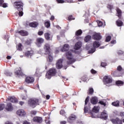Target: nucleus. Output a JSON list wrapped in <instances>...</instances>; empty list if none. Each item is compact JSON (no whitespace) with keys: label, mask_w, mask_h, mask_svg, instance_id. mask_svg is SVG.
<instances>
[{"label":"nucleus","mask_w":124,"mask_h":124,"mask_svg":"<svg viewBox=\"0 0 124 124\" xmlns=\"http://www.w3.org/2000/svg\"><path fill=\"white\" fill-rule=\"evenodd\" d=\"M93 111L95 113H97L98 112V109H97V108L94 107L93 108Z\"/></svg>","instance_id":"51"},{"label":"nucleus","mask_w":124,"mask_h":124,"mask_svg":"<svg viewBox=\"0 0 124 124\" xmlns=\"http://www.w3.org/2000/svg\"><path fill=\"white\" fill-rule=\"evenodd\" d=\"M90 97L88 96L86 97L85 101V106H87V104H88V102H89Z\"/></svg>","instance_id":"48"},{"label":"nucleus","mask_w":124,"mask_h":124,"mask_svg":"<svg viewBox=\"0 0 124 124\" xmlns=\"http://www.w3.org/2000/svg\"><path fill=\"white\" fill-rule=\"evenodd\" d=\"M116 25L118 27H122L124 25V22L120 20V19H118L116 21Z\"/></svg>","instance_id":"28"},{"label":"nucleus","mask_w":124,"mask_h":124,"mask_svg":"<svg viewBox=\"0 0 124 124\" xmlns=\"http://www.w3.org/2000/svg\"><path fill=\"white\" fill-rule=\"evenodd\" d=\"M77 118V117H76V115L74 114H71L67 118V122L68 123H72V122H73V121H75Z\"/></svg>","instance_id":"11"},{"label":"nucleus","mask_w":124,"mask_h":124,"mask_svg":"<svg viewBox=\"0 0 124 124\" xmlns=\"http://www.w3.org/2000/svg\"><path fill=\"white\" fill-rule=\"evenodd\" d=\"M62 62H63V60L62 59H59L58 60L56 64V67L57 69L62 68Z\"/></svg>","instance_id":"9"},{"label":"nucleus","mask_w":124,"mask_h":124,"mask_svg":"<svg viewBox=\"0 0 124 124\" xmlns=\"http://www.w3.org/2000/svg\"><path fill=\"white\" fill-rule=\"evenodd\" d=\"M57 69L55 68H51L46 72V77L47 79H51L52 77L57 75Z\"/></svg>","instance_id":"1"},{"label":"nucleus","mask_w":124,"mask_h":124,"mask_svg":"<svg viewBox=\"0 0 124 124\" xmlns=\"http://www.w3.org/2000/svg\"><path fill=\"white\" fill-rule=\"evenodd\" d=\"M39 24L38 22L34 21L33 22H31L29 23V26H30L31 28H37Z\"/></svg>","instance_id":"22"},{"label":"nucleus","mask_w":124,"mask_h":124,"mask_svg":"<svg viewBox=\"0 0 124 124\" xmlns=\"http://www.w3.org/2000/svg\"><path fill=\"white\" fill-rule=\"evenodd\" d=\"M111 40V37L110 36H108L106 38V42H109Z\"/></svg>","instance_id":"49"},{"label":"nucleus","mask_w":124,"mask_h":124,"mask_svg":"<svg viewBox=\"0 0 124 124\" xmlns=\"http://www.w3.org/2000/svg\"><path fill=\"white\" fill-rule=\"evenodd\" d=\"M44 49L45 50H49V49H51L50 48V45H49L48 44H46L44 46Z\"/></svg>","instance_id":"37"},{"label":"nucleus","mask_w":124,"mask_h":124,"mask_svg":"<svg viewBox=\"0 0 124 124\" xmlns=\"http://www.w3.org/2000/svg\"><path fill=\"white\" fill-rule=\"evenodd\" d=\"M112 105L115 107H120V101H116L112 103Z\"/></svg>","instance_id":"29"},{"label":"nucleus","mask_w":124,"mask_h":124,"mask_svg":"<svg viewBox=\"0 0 124 124\" xmlns=\"http://www.w3.org/2000/svg\"><path fill=\"white\" fill-rule=\"evenodd\" d=\"M14 6L17 10H22L24 3L21 0L16 1L14 3Z\"/></svg>","instance_id":"4"},{"label":"nucleus","mask_w":124,"mask_h":124,"mask_svg":"<svg viewBox=\"0 0 124 124\" xmlns=\"http://www.w3.org/2000/svg\"><path fill=\"white\" fill-rule=\"evenodd\" d=\"M44 37L46 40H52L53 39V36L51 35V33L48 32L45 33Z\"/></svg>","instance_id":"13"},{"label":"nucleus","mask_w":124,"mask_h":124,"mask_svg":"<svg viewBox=\"0 0 124 124\" xmlns=\"http://www.w3.org/2000/svg\"><path fill=\"white\" fill-rule=\"evenodd\" d=\"M7 100L8 101H11V102H12L13 103H16V102H17V99L12 96H9L8 99H6V101H7Z\"/></svg>","instance_id":"21"},{"label":"nucleus","mask_w":124,"mask_h":124,"mask_svg":"<svg viewBox=\"0 0 124 124\" xmlns=\"http://www.w3.org/2000/svg\"><path fill=\"white\" fill-rule=\"evenodd\" d=\"M123 74L124 73L116 70L114 72L113 76L114 77H121V76H123Z\"/></svg>","instance_id":"20"},{"label":"nucleus","mask_w":124,"mask_h":124,"mask_svg":"<svg viewBox=\"0 0 124 124\" xmlns=\"http://www.w3.org/2000/svg\"><path fill=\"white\" fill-rule=\"evenodd\" d=\"M97 23L98 24V27H101L103 25V23H102V22L99 20L97 21Z\"/></svg>","instance_id":"50"},{"label":"nucleus","mask_w":124,"mask_h":124,"mask_svg":"<svg viewBox=\"0 0 124 124\" xmlns=\"http://www.w3.org/2000/svg\"><path fill=\"white\" fill-rule=\"evenodd\" d=\"M110 122L113 124H122L123 120L120 119L118 117L116 118H112L110 119Z\"/></svg>","instance_id":"8"},{"label":"nucleus","mask_w":124,"mask_h":124,"mask_svg":"<svg viewBox=\"0 0 124 124\" xmlns=\"http://www.w3.org/2000/svg\"><path fill=\"white\" fill-rule=\"evenodd\" d=\"M108 8L110 9V10H112V9H113V6L111 5H108Z\"/></svg>","instance_id":"58"},{"label":"nucleus","mask_w":124,"mask_h":124,"mask_svg":"<svg viewBox=\"0 0 124 124\" xmlns=\"http://www.w3.org/2000/svg\"><path fill=\"white\" fill-rule=\"evenodd\" d=\"M116 43V40H113L112 41H111V44H115Z\"/></svg>","instance_id":"64"},{"label":"nucleus","mask_w":124,"mask_h":124,"mask_svg":"<svg viewBox=\"0 0 124 124\" xmlns=\"http://www.w3.org/2000/svg\"><path fill=\"white\" fill-rule=\"evenodd\" d=\"M28 104L32 108H35L37 105H39V100L36 98L30 99L28 101Z\"/></svg>","instance_id":"2"},{"label":"nucleus","mask_w":124,"mask_h":124,"mask_svg":"<svg viewBox=\"0 0 124 124\" xmlns=\"http://www.w3.org/2000/svg\"><path fill=\"white\" fill-rule=\"evenodd\" d=\"M66 57L67 60H68L69 61L67 62V64H71L73 62H75V59L73 58V56L72 53L70 51H68L66 53Z\"/></svg>","instance_id":"3"},{"label":"nucleus","mask_w":124,"mask_h":124,"mask_svg":"<svg viewBox=\"0 0 124 124\" xmlns=\"http://www.w3.org/2000/svg\"><path fill=\"white\" fill-rule=\"evenodd\" d=\"M69 50V45L68 44H65L63 46V47L61 48V52H66Z\"/></svg>","instance_id":"19"},{"label":"nucleus","mask_w":124,"mask_h":124,"mask_svg":"<svg viewBox=\"0 0 124 124\" xmlns=\"http://www.w3.org/2000/svg\"><path fill=\"white\" fill-rule=\"evenodd\" d=\"M95 50H96L95 48L93 47V48H91V50H90L88 51V53H89V54H93V53H94Z\"/></svg>","instance_id":"39"},{"label":"nucleus","mask_w":124,"mask_h":124,"mask_svg":"<svg viewBox=\"0 0 124 124\" xmlns=\"http://www.w3.org/2000/svg\"><path fill=\"white\" fill-rule=\"evenodd\" d=\"M36 113H37V112H36V111H35V110H31V115H33L34 116L36 115Z\"/></svg>","instance_id":"54"},{"label":"nucleus","mask_w":124,"mask_h":124,"mask_svg":"<svg viewBox=\"0 0 124 124\" xmlns=\"http://www.w3.org/2000/svg\"><path fill=\"white\" fill-rule=\"evenodd\" d=\"M82 46V44H81V42H77L74 46V49L75 50H79V48H81Z\"/></svg>","instance_id":"25"},{"label":"nucleus","mask_w":124,"mask_h":124,"mask_svg":"<svg viewBox=\"0 0 124 124\" xmlns=\"http://www.w3.org/2000/svg\"><path fill=\"white\" fill-rule=\"evenodd\" d=\"M120 116L121 117H124V112H120Z\"/></svg>","instance_id":"61"},{"label":"nucleus","mask_w":124,"mask_h":124,"mask_svg":"<svg viewBox=\"0 0 124 124\" xmlns=\"http://www.w3.org/2000/svg\"><path fill=\"white\" fill-rule=\"evenodd\" d=\"M5 107V105H4V104H0V111H2V110L4 109Z\"/></svg>","instance_id":"43"},{"label":"nucleus","mask_w":124,"mask_h":124,"mask_svg":"<svg viewBox=\"0 0 124 124\" xmlns=\"http://www.w3.org/2000/svg\"><path fill=\"white\" fill-rule=\"evenodd\" d=\"M18 11H19L18 16H19V17H22V16L24 15V13L23 12V9L22 10H18Z\"/></svg>","instance_id":"44"},{"label":"nucleus","mask_w":124,"mask_h":124,"mask_svg":"<svg viewBox=\"0 0 124 124\" xmlns=\"http://www.w3.org/2000/svg\"><path fill=\"white\" fill-rule=\"evenodd\" d=\"M100 45V43L98 41H95L93 42V46L95 48H98Z\"/></svg>","instance_id":"23"},{"label":"nucleus","mask_w":124,"mask_h":124,"mask_svg":"<svg viewBox=\"0 0 124 124\" xmlns=\"http://www.w3.org/2000/svg\"><path fill=\"white\" fill-rule=\"evenodd\" d=\"M32 121L36 124H40L43 122V119L41 117L35 116L33 118Z\"/></svg>","instance_id":"6"},{"label":"nucleus","mask_w":124,"mask_h":124,"mask_svg":"<svg viewBox=\"0 0 124 124\" xmlns=\"http://www.w3.org/2000/svg\"><path fill=\"white\" fill-rule=\"evenodd\" d=\"M25 56L26 57H30V56H32V51H27L25 52Z\"/></svg>","instance_id":"31"},{"label":"nucleus","mask_w":124,"mask_h":124,"mask_svg":"<svg viewBox=\"0 0 124 124\" xmlns=\"http://www.w3.org/2000/svg\"><path fill=\"white\" fill-rule=\"evenodd\" d=\"M116 16L119 18V19H122V10L119 8H116Z\"/></svg>","instance_id":"18"},{"label":"nucleus","mask_w":124,"mask_h":124,"mask_svg":"<svg viewBox=\"0 0 124 124\" xmlns=\"http://www.w3.org/2000/svg\"><path fill=\"white\" fill-rule=\"evenodd\" d=\"M92 38L94 40L99 41V40H101L102 38V36H101L100 33H95L93 35Z\"/></svg>","instance_id":"7"},{"label":"nucleus","mask_w":124,"mask_h":124,"mask_svg":"<svg viewBox=\"0 0 124 124\" xmlns=\"http://www.w3.org/2000/svg\"><path fill=\"white\" fill-rule=\"evenodd\" d=\"M48 61L50 62H53V56H52V54H49L48 55Z\"/></svg>","instance_id":"40"},{"label":"nucleus","mask_w":124,"mask_h":124,"mask_svg":"<svg viewBox=\"0 0 124 124\" xmlns=\"http://www.w3.org/2000/svg\"><path fill=\"white\" fill-rule=\"evenodd\" d=\"M107 65V63H106V62H102L101 63V66H102V67H105V66H106Z\"/></svg>","instance_id":"55"},{"label":"nucleus","mask_w":124,"mask_h":124,"mask_svg":"<svg viewBox=\"0 0 124 124\" xmlns=\"http://www.w3.org/2000/svg\"><path fill=\"white\" fill-rule=\"evenodd\" d=\"M5 124H13V123L9 121H7L5 123Z\"/></svg>","instance_id":"62"},{"label":"nucleus","mask_w":124,"mask_h":124,"mask_svg":"<svg viewBox=\"0 0 124 124\" xmlns=\"http://www.w3.org/2000/svg\"><path fill=\"white\" fill-rule=\"evenodd\" d=\"M45 55H52V52H51V49H45Z\"/></svg>","instance_id":"36"},{"label":"nucleus","mask_w":124,"mask_h":124,"mask_svg":"<svg viewBox=\"0 0 124 124\" xmlns=\"http://www.w3.org/2000/svg\"><path fill=\"white\" fill-rule=\"evenodd\" d=\"M50 26L51 24L50 21H46L45 22V26L46 28H47V29H48V28H50Z\"/></svg>","instance_id":"35"},{"label":"nucleus","mask_w":124,"mask_h":124,"mask_svg":"<svg viewBox=\"0 0 124 124\" xmlns=\"http://www.w3.org/2000/svg\"><path fill=\"white\" fill-rule=\"evenodd\" d=\"M15 75H16L17 76H25L23 72H22V69L21 67H19V69H16L15 72Z\"/></svg>","instance_id":"12"},{"label":"nucleus","mask_w":124,"mask_h":124,"mask_svg":"<svg viewBox=\"0 0 124 124\" xmlns=\"http://www.w3.org/2000/svg\"><path fill=\"white\" fill-rule=\"evenodd\" d=\"M57 3H63L64 2V0H56Z\"/></svg>","instance_id":"53"},{"label":"nucleus","mask_w":124,"mask_h":124,"mask_svg":"<svg viewBox=\"0 0 124 124\" xmlns=\"http://www.w3.org/2000/svg\"><path fill=\"white\" fill-rule=\"evenodd\" d=\"M6 110L7 111H12L13 110V107H12V104L11 103H8L6 107Z\"/></svg>","instance_id":"24"},{"label":"nucleus","mask_w":124,"mask_h":124,"mask_svg":"<svg viewBox=\"0 0 124 124\" xmlns=\"http://www.w3.org/2000/svg\"><path fill=\"white\" fill-rule=\"evenodd\" d=\"M115 83L117 86H123L124 85V82L122 80L116 81Z\"/></svg>","instance_id":"34"},{"label":"nucleus","mask_w":124,"mask_h":124,"mask_svg":"<svg viewBox=\"0 0 124 124\" xmlns=\"http://www.w3.org/2000/svg\"><path fill=\"white\" fill-rule=\"evenodd\" d=\"M23 124H31V122H28V121H24L23 122Z\"/></svg>","instance_id":"57"},{"label":"nucleus","mask_w":124,"mask_h":124,"mask_svg":"<svg viewBox=\"0 0 124 124\" xmlns=\"http://www.w3.org/2000/svg\"><path fill=\"white\" fill-rule=\"evenodd\" d=\"M16 114L20 117H24L26 116V113L23 109H19L16 111Z\"/></svg>","instance_id":"16"},{"label":"nucleus","mask_w":124,"mask_h":124,"mask_svg":"<svg viewBox=\"0 0 124 124\" xmlns=\"http://www.w3.org/2000/svg\"><path fill=\"white\" fill-rule=\"evenodd\" d=\"M91 103L93 105H95V104H97L98 103V98L96 96L93 97L91 99Z\"/></svg>","instance_id":"17"},{"label":"nucleus","mask_w":124,"mask_h":124,"mask_svg":"<svg viewBox=\"0 0 124 124\" xmlns=\"http://www.w3.org/2000/svg\"><path fill=\"white\" fill-rule=\"evenodd\" d=\"M22 44L19 43L18 45L17 46V50H18L19 51H22L23 49H22Z\"/></svg>","instance_id":"38"},{"label":"nucleus","mask_w":124,"mask_h":124,"mask_svg":"<svg viewBox=\"0 0 124 124\" xmlns=\"http://www.w3.org/2000/svg\"><path fill=\"white\" fill-rule=\"evenodd\" d=\"M94 92V91L93 90V88H90L89 89V91L88 92V94H90V95H92V94H93Z\"/></svg>","instance_id":"32"},{"label":"nucleus","mask_w":124,"mask_h":124,"mask_svg":"<svg viewBox=\"0 0 124 124\" xmlns=\"http://www.w3.org/2000/svg\"><path fill=\"white\" fill-rule=\"evenodd\" d=\"M82 33H83V31H82V30L81 29H79L76 31V32L75 33V35H76V36H79L81 35V34H82Z\"/></svg>","instance_id":"30"},{"label":"nucleus","mask_w":124,"mask_h":124,"mask_svg":"<svg viewBox=\"0 0 124 124\" xmlns=\"http://www.w3.org/2000/svg\"><path fill=\"white\" fill-rule=\"evenodd\" d=\"M16 33H19L20 35H22V36H27L29 35V33L27 31H25L24 30H21L20 31H16Z\"/></svg>","instance_id":"14"},{"label":"nucleus","mask_w":124,"mask_h":124,"mask_svg":"<svg viewBox=\"0 0 124 124\" xmlns=\"http://www.w3.org/2000/svg\"><path fill=\"white\" fill-rule=\"evenodd\" d=\"M122 70H123V67H122V66L119 65L117 67L116 71L122 72Z\"/></svg>","instance_id":"47"},{"label":"nucleus","mask_w":124,"mask_h":124,"mask_svg":"<svg viewBox=\"0 0 124 124\" xmlns=\"http://www.w3.org/2000/svg\"><path fill=\"white\" fill-rule=\"evenodd\" d=\"M88 111H89V108H88L87 106H85L84 105V113H88Z\"/></svg>","instance_id":"46"},{"label":"nucleus","mask_w":124,"mask_h":124,"mask_svg":"<svg viewBox=\"0 0 124 124\" xmlns=\"http://www.w3.org/2000/svg\"><path fill=\"white\" fill-rule=\"evenodd\" d=\"M25 81L26 83H27V84H31L34 82V78L32 77H27L26 78Z\"/></svg>","instance_id":"15"},{"label":"nucleus","mask_w":124,"mask_h":124,"mask_svg":"<svg viewBox=\"0 0 124 124\" xmlns=\"http://www.w3.org/2000/svg\"><path fill=\"white\" fill-rule=\"evenodd\" d=\"M54 19L55 16H52L50 18V20H51V21H54Z\"/></svg>","instance_id":"60"},{"label":"nucleus","mask_w":124,"mask_h":124,"mask_svg":"<svg viewBox=\"0 0 124 124\" xmlns=\"http://www.w3.org/2000/svg\"><path fill=\"white\" fill-rule=\"evenodd\" d=\"M64 114H65V111H64V110H61L60 111V114L61 115H62V116H63V115H64Z\"/></svg>","instance_id":"56"},{"label":"nucleus","mask_w":124,"mask_h":124,"mask_svg":"<svg viewBox=\"0 0 124 124\" xmlns=\"http://www.w3.org/2000/svg\"><path fill=\"white\" fill-rule=\"evenodd\" d=\"M43 33H44V32H43V31H39L38 32V35H39V36H41V35H43Z\"/></svg>","instance_id":"52"},{"label":"nucleus","mask_w":124,"mask_h":124,"mask_svg":"<svg viewBox=\"0 0 124 124\" xmlns=\"http://www.w3.org/2000/svg\"><path fill=\"white\" fill-rule=\"evenodd\" d=\"M60 124H66V121H61Z\"/></svg>","instance_id":"63"},{"label":"nucleus","mask_w":124,"mask_h":124,"mask_svg":"<svg viewBox=\"0 0 124 124\" xmlns=\"http://www.w3.org/2000/svg\"><path fill=\"white\" fill-rule=\"evenodd\" d=\"M103 81L106 84H111V83H112V78L107 76H105L104 77Z\"/></svg>","instance_id":"10"},{"label":"nucleus","mask_w":124,"mask_h":124,"mask_svg":"<svg viewBox=\"0 0 124 124\" xmlns=\"http://www.w3.org/2000/svg\"><path fill=\"white\" fill-rule=\"evenodd\" d=\"M0 6L6 8L7 7V3H4V0H0Z\"/></svg>","instance_id":"26"},{"label":"nucleus","mask_w":124,"mask_h":124,"mask_svg":"<svg viewBox=\"0 0 124 124\" xmlns=\"http://www.w3.org/2000/svg\"><path fill=\"white\" fill-rule=\"evenodd\" d=\"M101 117L103 119H104V120H107V118H108V116H107V114L105 112H102L101 113Z\"/></svg>","instance_id":"33"},{"label":"nucleus","mask_w":124,"mask_h":124,"mask_svg":"<svg viewBox=\"0 0 124 124\" xmlns=\"http://www.w3.org/2000/svg\"><path fill=\"white\" fill-rule=\"evenodd\" d=\"M4 74L6 76H10L11 77L12 76V73L10 72L9 71H5L4 73Z\"/></svg>","instance_id":"41"},{"label":"nucleus","mask_w":124,"mask_h":124,"mask_svg":"<svg viewBox=\"0 0 124 124\" xmlns=\"http://www.w3.org/2000/svg\"><path fill=\"white\" fill-rule=\"evenodd\" d=\"M91 71L92 74H96V71L93 70V69H92Z\"/></svg>","instance_id":"59"},{"label":"nucleus","mask_w":124,"mask_h":124,"mask_svg":"<svg viewBox=\"0 0 124 124\" xmlns=\"http://www.w3.org/2000/svg\"><path fill=\"white\" fill-rule=\"evenodd\" d=\"M91 40H92V36L90 35L86 36L84 38L85 42H89Z\"/></svg>","instance_id":"27"},{"label":"nucleus","mask_w":124,"mask_h":124,"mask_svg":"<svg viewBox=\"0 0 124 124\" xmlns=\"http://www.w3.org/2000/svg\"><path fill=\"white\" fill-rule=\"evenodd\" d=\"M43 43H44V39L43 38H37L36 39L35 44L37 47H41Z\"/></svg>","instance_id":"5"},{"label":"nucleus","mask_w":124,"mask_h":124,"mask_svg":"<svg viewBox=\"0 0 124 124\" xmlns=\"http://www.w3.org/2000/svg\"><path fill=\"white\" fill-rule=\"evenodd\" d=\"M98 103L101 105H103L104 107L106 106V103L104 102L103 101H100Z\"/></svg>","instance_id":"45"},{"label":"nucleus","mask_w":124,"mask_h":124,"mask_svg":"<svg viewBox=\"0 0 124 124\" xmlns=\"http://www.w3.org/2000/svg\"><path fill=\"white\" fill-rule=\"evenodd\" d=\"M68 21H72V20H75V18L73 17V16L72 15L69 16L68 17Z\"/></svg>","instance_id":"42"}]
</instances>
